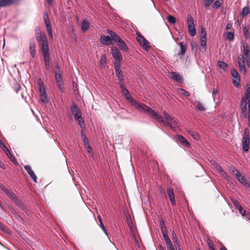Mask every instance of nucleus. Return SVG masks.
I'll list each match as a JSON object with an SVG mask.
<instances>
[{"label":"nucleus","instance_id":"nucleus-9","mask_svg":"<svg viewBox=\"0 0 250 250\" xmlns=\"http://www.w3.org/2000/svg\"><path fill=\"white\" fill-rule=\"evenodd\" d=\"M111 54L113 57L116 60V61H118V62H117L118 64L123 60L122 55L117 48H112Z\"/></svg>","mask_w":250,"mask_h":250},{"label":"nucleus","instance_id":"nucleus-27","mask_svg":"<svg viewBox=\"0 0 250 250\" xmlns=\"http://www.w3.org/2000/svg\"><path fill=\"white\" fill-rule=\"evenodd\" d=\"M122 93L124 94L125 98L128 101L129 99H132V97L130 94L128 90L126 88V87H124L121 89Z\"/></svg>","mask_w":250,"mask_h":250},{"label":"nucleus","instance_id":"nucleus-48","mask_svg":"<svg viewBox=\"0 0 250 250\" xmlns=\"http://www.w3.org/2000/svg\"><path fill=\"white\" fill-rule=\"evenodd\" d=\"M197 108L201 111H204L205 110V108L203 106L202 103H201L200 102H197Z\"/></svg>","mask_w":250,"mask_h":250},{"label":"nucleus","instance_id":"nucleus-7","mask_svg":"<svg viewBox=\"0 0 250 250\" xmlns=\"http://www.w3.org/2000/svg\"><path fill=\"white\" fill-rule=\"evenodd\" d=\"M231 74L233 77V84L234 86L239 87L240 86V77L238 72L236 69L232 68L231 70Z\"/></svg>","mask_w":250,"mask_h":250},{"label":"nucleus","instance_id":"nucleus-29","mask_svg":"<svg viewBox=\"0 0 250 250\" xmlns=\"http://www.w3.org/2000/svg\"><path fill=\"white\" fill-rule=\"evenodd\" d=\"M243 52L244 55L246 56V58H249L250 57V50L249 47L248 45L246 43L244 44L243 45Z\"/></svg>","mask_w":250,"mask_h":250},{"label":"nucleus","instance_id":"nucleus-55","mask_svg":"<svg viewBox=\"0 0 250 250\" xmlns=\"http://www.w3.org/2000/svg\"><path fill=\"white\" fill-rule=\"evenodd\" d=\"M118 80H119L118 84H119L121 88L122 89V88H123L124 87H125V86L124 84V78L123 77L119 78Z\"/></svg>","mask_w":250,"mask_h":250},{"label":"nucleus","instance_id":"nucleus-17","mask_svg":"<svg viewBox=\"0 0 250 250\" xmlns=\"http://www.w3.org/2000/svg\"><path fill=\"white\" fill-rule=\"evenodd\" d=\"M168 77L178 82H181L183 81L182 77L176 72H171L169 74Z\"/></svg>","mask_w":250,"mask_h":250},{"label":"nucleus","instance_id":"nucleus-5","mask_svg":"<svg viewBox=\"0 0 250 250\" xmlns=\"http://www.w3.org/2000/svg\"><path fill=\"white\" fill-rule=\"evenodd\" d=\"M187 22L188 24V29L191 36H194L196 34V30L194 25V20L191 15H188L187 17Z\"/></svg>","mask_w":250,"mask_h":250},{"label":"nucleus","instance_id":"nucleus-13","mask_svg":"<svg viewBox=\"0 0 250 250\" xmlns=\"http://www.w3.org/2000/svg\"><path fill=\"white\" fill-rule=\"evenodd\" d=\"M24 168L30 175V177L33 179L34 182L36 183L37 182V178L34 172L31 169V167L29 165H26L24 166Z\"/></svg>","mask_w":250,"mask_h":250},{"label":"nucleus","instance_id":"nucleus-33","mask_svg":"<svg viewBox=\"0 0 250 250\" xmlns=\"http://www.w3.org/2000/svg\"><path fill=\"white\" fill-rule=\"evenodd\" d=\"M240 117L242 118H246L247 116V107H240Z\"/></svg>","mask_w":250,"mask_h":250},{"label":"nucleus","instance_id":"nucleus-39","mask_svg":"<svg viewBox=\"0 0 250 250\" xmlns=\"http://www.w3.org/2000/svg\"><path fill=\"white\" fill-rule=\"evenodd\" d=\"M245 99H247L248 104H250V86L247 88L246 92L245 93Z\"/></svg>","mask_w":250,"mask_h":250},{"label":"nucleus","instance_id":"nucleus-51","mask_svg":"<svg viewBox=\"0 0 250 250\" xmlns=\"http://www.w3.org/2000/svg\"><path fill=\"white\" fill-rule=\"evenodd\" d=\"M214 0H203L204 6L206 7L209 6Z\"/></svg>","mask_w":250,"mask_h":250},{"label":"nucleus","instance_id":"nucleus-21","mask_svg":"<svg viewBox=\"0 0 250 250\" xmlns=\"http://www.w3.org/2000/svg\"><path fill=\"white\" fill-rule=\"evenodd\" d=\"M115 71L118 78L123 77L122 71L121 69V64L119 63L118 64L116 62V65L115 66Z\"/></svg>","mask_w":250,"mask_h":250},{"label":"nucleus","instance_id":"nucleus-59","mask_svg":"<svg viewBox=\"0 0 250 250\" xmlns=\"http://www.w3.org/2000/svg\"><path fill=\"white\" fill-rule=\"evenodd\" d=\"M44 19L45 24L47 23H50L48 16L46 12H44Z\"/></svg>","mask_w":250,"mask_h":250},{"label":"nucleus","instance_id":"nucleus-12","mask_svg":"<svg viewBox=\"0 0 250 250\" xmlns=\"http://www.w3.org/2000/svg\"><path fill=\"white\" fill-rule=\"evenodd\" d=\"M165 125L169 126L174 131H175L178 127L177 122L172 117H171L168 120L166 121Z\"/></svg>","mask_w":250,"mask_h":250},{"label":"nucleus","instance_id":"nucleus-61","mask_svg":"<svg viewBox=\"0 0 250 250\" xmlns=\"http://www.w3.org/2000/svg\"><path fill=\"white\" fill-rule=\"evenodd\" d=\"M159 122L163 123L165 124V122H166V120L164 119V118L160 115L159 114L158 117L156 118Z\"/></svg>","mask_w":250,"mask_h":250},{"label":"nucleus","instance_id":"nucleus-14","mask_svg":"<svg viewBox=\"0 0 250 250\" xmlns=\"http://www.w3.org/2000/svg\"><path fill=\"white\" fill-rule=\"evenodd\" d=\"M167 195L168 196V197L169 198L170 202L172 205H175L176 202H175V196L174 194V191L173 189L171 187H169L167 189Z\"/></svg>","mask_w":250,"mask_h":250},{"label":"nucleus","instance_id":"nucleus-57","mask_svg":"<svg viewBox=\"0 0 250 250\" xmlns=\"http://www.w3.org/2000/svg\"><path fill=\"white\" fill-rule=\"evenodd\" d=\"M180 91L181 92V94L186 97H189L190 96L189 93L184 89H180Z\"/></svg>","mask_w":250,"mask_h":250},{"label":"nucleus","instance_id":"nucleus-2","mask_svg":"<svg viewBox=\"0 0 250 250\" xmlns=\"http://www.w3.org/2000/svg\"><path fill=\"white\" fill-rule=\"evenodd\" d=\"M111 32H114L110 29L107 30V33L109 34V36L102 35L100 37L99 41L100 42L104 45H109L113 44L114 42V37L111 35Z\"/></svg>","mask_w":250,"mask_h":250},{"label":"nucleus","instance_id":"nucleus-40","mask_svg":"<svg viewBox=\"0 0 250 250\" xmlns=\"http://www.w3.org/2000/svg\"><path fill=\"white\" fill-rule=\"evenodd\" d=\"M222 0H216L212 6L213 9L220 7L222 4Z\"/></svg>","mask_w":250,"mask_h":250},{"label":"nucleus","instance_id":"nucleus-36","mask_svg":"<svg viewBox=\"0 0 250 250\" xmlns=\"http://www.w3.org/2000/svg\"><path fill=\"white\" fill-rule=\"evenodd\" d=\"M250 13V10L249 7L246 6L243 8L241 15L242 17H245Z\"/></svg>","mask_w":250,"mask_h":250},{"label":"nucleus","instance_id":"nucleus-63","mask_svg":"<svg viewBox=\"0 0 250 250\" xmlns=\"http://www.w3.org/2000/svg\"><path fill=\"white\" fill-rule=\"evenodd\" d=\"M233 203L234 205L235 206L236 209L239 208V207H241V205H240L239 202L237 200H234L233 201Z\"/></svg>","mask_w":250,"mask_h":250},{"label":"nucleus","instance_id":"nucleus-44","mask_svg":"<svg viewBox=\"0 0 250 250\" xmlns=\"http://www.w3.org/2000/svg\"><path fill=\"white\" fill-rule=\"evenodd\" d=\"M233 38H234L233 31L228 32L227 36L226 37V39L227 40H228L229 41H231L233 40Z\"/></svg>","mask_w":250,"mask_h":250},{"label":"nucleus","instance_id":"nucleus-15","mask_svg":"<svg viewBox=\"0 0 250 250\" xmlns=\"http://www.w3.org/2000/svg\"><path fill=\"white\" fill-rule=\"evenodd\" d=\"M20 0H0V7L18 3Z\"/></svg>","mask_w":250,"mask_h":250},{"label":"nucleus","instance_id":"nucleus-30","mask_svg":"<svg viewBox=\"0 0 250 250\" xmlns=\"http://www.w3.org/2000/svg\"><path fill=\"white\" fill-rule=\"evenodd\" d=\"M76 121L78 123L79 125L80 126L81 128L83 129L85 127V123L84 121L81 116H79V118L78 119L76 120Z\"/></svg>","mask_w":250,"mask_h":250},{"label":"nucleus","instance_id":"nucleus-1","mask_svg":"<svg viewBox=\"0 0 250 250\" xmlns=\"http://www.w3.org/2000/svg\"><path fill=\"white\" fill-rule=\"evenodd\" d=\"M36 39L39 42L42 52L44 65L46 69L49 70L50 65V57L49 53V44L47 38L44 32H38L36 34Z\"/></svg>","mask_w":250,"mask_h":250},{"label":"nucleus","instance_id":"nucleus-46","mask_svg":"<svg viewBox=\"0 0 250 250\" xmlns=\"http://www.w3.org/2000/svg\"><path fill=\"white\" fill-rule=\"evenodd\" d=\"M128 101H130L131 102V104L138 109V108L140 104L137 103L136 101V100H134L132 97V99H129Z\"/></svg>","mask_w":250,"mask_h":250},{"label":"nucleus","instance_id":"nucleus-49","mask_svg":"<svg viewBox=\"0 0 250 250\" xmlns=\"http://www.w3.org/2000/svg\"><path fill=\"white\" fill-rule=\"evenodd\" d=\"M206 32L205 28L202 26L201 27L200 38H206Z\"/></svg>","mask_w":250,"mask_h":250},{"label":"nucleus","instance_id":"nucleus-6","mask_svg":"<svg viewBox=\"0 0 250 250\" xmlns=\"http://www.w3.org/2000/svg\"><path fill=\"white\" fill-rule=\"evenodd\" d=\"M55 79L57 85L62 92H64L63 82L62 76V73L60 70L55 72Z\"/></svg>","mask_w":250,"mask_h":250},{"label":"nucleus","instance_id":"nucleus-4","mask_svg":"<svg viewBox=\"0 0 250 250\" xmlns=\"http://www.w3.org/2000/svg\"><path fill=\"white\" fill-rule=\"evenodd\" d=\"M250 144V133L249 129L246 128L245 129L244 135L242 140V148L244 152H247L249 149Z\"/></svg>","mask_w":250,"mask_h":250},{"label":"nucleus","instance_id":"nucleus-23","mask_svg":"<svg viewBox=\"0 0 250 250\" xmlns=\"http://www.w3.org/2000/svg\"><path fill=\"white\" fill-rule=\"evenodd\" d=\"M161 230L163 236L168 234L164 222L162 219L160 221Z\"/></svg>","mask_w":250,"mask_h":250},{"label":"nucleus","instance_id":"nucleus-8","mask_svg":"<svg viewBox=\"0 0 250 250\" xmlns=\"http://www.w3.org/2000/svg\"><path fill=\"white\" fill-rule=\"evenodd\" d=\"M238 64L240 71L243 74H245L247 72V69L245 65V58L244 55H240L238 56Z\"/></svg>","mask_w":250,"mask_h":250},{"label":"nucleus","instance_id":"nucleus-37","mask_svg":"<svg viewBox=\"0 0 250 250\" xmlns=\"http://www.w3.org/2000/svg\"><path fill=\"white\" fill-rule=\"evenodd\" d=\"M232 173L235 176L236 178L241 173L240 172L233 166H231L230 168Z\"/></svg>","mask_w":250,"mask_h":250},{"label":"nucleus","instance_id":"nucleus-22","mask_svg":"<svg viewBox=\"0 0 250 250\" xmlns=\"http://www.w3.org/2000/svg\"><path fill=\"white\" fill-rule=\"evenodd\" d=\"M2 189H3L4 191L5 192L6 195L13 200L14 203L16 201V200L18 199L17 196L14 192L9 191L6 189H3V188Z\"/></svg>","mask_w":250,"mask_h":250},{"label":"nucleus","instance_id":"nucleus-60","mask_svg":"<svg viewBox=\"0 0 250 250\" xmlns=\"http://www.w3.org/2000/svg\"><path fill=\"white\" fill-rule=\"evenodd\" d=\"M39 93H40V95H42V94H46L45 89L44 87H43V86H40V88H39Z\"/></svg>","mask_w":250,"mask_h":250},{"label":"nucleus","instance_id":"nucleus-35","mask_svg":"<svg viewBox=\"0 0 250 250\" xmlns=\"http://www.w3.org/2000/svg\"><path fill=\"white\" fill-rule=\"evenodd\" d=\"M236 179L242 184L247 185V183L246 182V178L241 174L236 177Z\"/></svg>","mask_w":250,"mask_h":250},{"label":"nucleus","instance_id":"nucleus-32","mask_svg":"<svg viewBox=\"0 0 250 250\" xmlns=\"http://www.w3.org/2000/svg\"><path fill=\"white\" fill-rule=\"evenodd\" d=\"M201 46L202 47L203 50L200 49L202 51H205L206 50V38H200Z\"/></svg>","mask_w":250,"mask_h":250},{"label":"nucleus","instance_id":"nucleus-3","mask_svg":"<svg viewBox=\"0 0 250 250\" xmlns=\"http://www.w3.org/2000/svg\"><path fill=\"white\" fill-rule=\"evenodd\" d=\"M110 33H111V35L113 36V37H114V42L116 43L117 45L123 51L127 52L128 48L125 42L115 32H110Z\"/></svg>","mask_w":250,"mask_h":250},{"label":"nucleus","instance_id":"nucleus-47","mask_svg":"<svg viewBox=\"0 0 250 250\" xmlns=\"http://www.w3.org/2000/svg\"><path fill=\"white\" fill-rule=\"evenodd\" d=\"M219 174H220L221 176L227 179V180H229L230 177L228 175V174H227V173L223 170L222 169L220 172H219Z\"/></svg>","mask_w":250,"mask_h":250},{"label":"nucleus","instance_id":"nucleus-38","mask_svg":"<svg viewBox=\"0 0 250 250\" xmlns=\"http://www.w3.org/2000/svg\"><path fill=\"white\" fill-rule=\"evenodd\" d=\"M0 229L5 233H6V234L10 233L9 230L8 229V228L6 227H5L4 225H3L0 222Z\"/></svg>","mask_w":250,"mask_h":250},{"label":"nucleus","instance_id":"nucleus-16","mask_svg":"<svg viewBox=\"0 0 250 250\" xmlns=\"http://www.w3.org/2000/svg\"><path fill=\"white\" fill-rule=\"evenodd\" d=\"M176 139L178 140V141L181 143V144L184 146L188 147L190 146L189 143L188 142H187L186 139L182 135H177Z\"/></svg>","mask_w":250,"mask_h":250},{"label":"nucleus","instance_id":"nucleus-31","mask_svg":"<svg viewBox=\"0 0 250 250\" xmlns=\"http://www.w3.org/2000/svg\"><path fill=\"white\" fill-rule=\"evenodd\" d=\"M188 132L195 140H199L200 139V136L197 133L190 129L188 130Z\"/></svg>","mask_w":250,"mask_h":250},{"label":"nucleus","instance_id":"nucleus-18","mask_svg":"<svg viewBox=\"0 0 250 250\" xmlns=\"http://www.w3.org/2000/svg\"><path fill=\"white\" fill-rule=\"evenodd\" d=\"M14 204L18 206L20 209L23 210L26 214H28L29 210L26 208L25 205L21 203L18 199L16 200Z\"/></svg>","mask_w":250,"mask_h":250},{"label":"nucleus","instance_id":"nucleus-58","mask_svg":"<svg viewBox=\"0 0 250 250\" xmlns=\"http://www.w3.org/2000/svg\"><path fill=\"white\" fill-rule=\"evenodd\" d=\"M213 165L215 168L218 172H220L223 169L222 167L217 163H214Z\"/></svg>","mask_w":250,"mask_h":250},{"label":"nucleus","instance_id":"nucleus-20","mask_svg":"<svg viewBox=\"0 0 250 250\" xmlns=\"http://www.w3.org/2000/svg\"><path fill=\"white\" fill-rule=\"evenodd\" d=\"M29 43H30L29 50H30L31 56L32 58H34L35 56V54H36L35 43L34 42V41H30Z\"/></svg>","mask_w":250,"mask_h":250},{"label":"nucleus","instance_id":"nucleus-28","mask_svg":"<svg viewBox=\"0 0 250 250\" xmlns=\"http://www.w3.org/2000/svg\"><path fill=\"white\" fill-rule=\"evenodd\" d=\"M45 25L46 27V30H47V33L48 34L49 39L50 40H52L53 39V32H52V28L51 26V24H50V23H47L45 24Z\"/></svg>","mask_w":250,"mask_h":250},{"label":"nucleus","instance_id":"nucleus-56","mask_svg":"<svg viewBox=\"0 0 250 250\" xmlns=\"http://www.w3.org/2000/svg\"><path fill=\"white\" fill-rule=\"evenodd\" d=\"M237 209L239 211V213L241 214L242 217H244V214L247 211L244 210L241 206L239 207V208H238Z\"/></svg>","mask_w":250,"mask_h":250},{"label":"nucleus","instance_id":"nucleus-26","mask_svg":"<svg viewBox=\"0 0 250 250\" xmlns=\"http://www.w3.org/2000/svg\"><path fill=\"white\" fill-rule=\"evenodd\" d=\"M172 237L175 246L177 247L179 250H180V246L178 242V239L176 233L174 231L172 232Z\"/></svg>","mask_w":250,"mask_h":250},{"label":"nucleus","instance_id":"nucleus-11","mask_svg":"<svg viewBox=\"0 0 250 250\" xmlns=\"http://www.w3.org/2000/svg\"><path fill=\"white\" fill-rule=\"evenodd\" d=\"M179 44L180 45V48L179 52L178 53V56L180 57V58L181 59H183L184 55L185 54V53L187 51L188 46H187V44L184 43L183 42H180L179 43Z\"/></svg>","mask_w":250,"mask_h":250},{"label":"nucleus","instance_id":"nucleus-64","mask_svg":"<svg viewBox=\"0 0 250 250\" xmlns=\"http://www.w3.org/2000/svg\"><path fill=\"white\" fill-rule=\"evenodd\" d=\"M246 62L248 66L250 68V57L246 58Z\"/></svg>","mask_w":250,"mask_h":250},{"label":"nucleus","instance_id":"nucleus-41","mask_svg":"<svg viewBox=\"0 0 250 250\" xmlns=\"http://www.w3.org/2000/svg\"><path fill=\"white\" fill-rule=\"evenodd\" d=\"M218 65L221 69H222L224 70H225L226 69V68L227 66V63L226 62H224L221 61H219L218 62Z\"/></svg>","mask_w":250,"mask_h":250},{"label":"nucleus","instance_id":"nucleus-50","mask_svg":"<svg viewBox=\"0 0 250 250\" xmlns=\"http://www.w3.org/2000/svg\"><path fill=\"white\" fill-rule=\"evenodd\" d=\"M165 240L166 246L172 244L168 234L163 236Z\"/></svg>","mask_w":250,"mask_h":250},{"label":"nucleus","instance_id":"nucleus-34","mask_svg":"<svg viewBox=\"0 0 250 250\" xmlns=\"http://www.w3.org/2000/svg\"><path fill=\"white\" fill-rule=\"evenodd\" d=\"M81 136H82V138L83 141L84 146H85V147H86L87 146H88V145H89L88 140L87 139L86 136L83 130H82V132H81Z\"/></svg>","mask_w":250,"mask_h":250},{"label":"nucleus","instance_id":"nucleus-24","mask_svg":"<svg viewBox=\"0 0 250 250\" xmlns=\"http://www.w3.org/2000/svg\"><path fill=\"white\" fill-rule=\"evenodd\" d=\"M89 28V23L86 20H84L82 23L81 30L83 32H86Z\"/></svg>","mask_w":250,"mask_h":250},{"label":"nucleus","instance_id":"nucleus-25","mask_svg":"<svg viewBox=\"0 0 250 250\" xmlns=\"http://www.w3.org/2000/svg\"><path fill=\"white\" fill-rule=\"evenodd\" d=\"M138 110L140 111H146L148 112L149 111L151 110V107L146 105L144 104H140Z\"/></svg>","mask_w":250,"mask_h":250},{"label":"nucleus","instance_id":"nucleus-19","mask_svg":"<svg viewBox=\"0 0 250 250\" xmlns=\"http://www.w3.org/2000/svg\"><path fill=\"white\" fill-rule=\"evenodd\" d=\"M70 109L72 112V114L75 115L81 113V111L79 107H78L75 104L72 103L70 106Z\"/></svg>","mask_w":250,"mask_h":250},{"label":"nucleus","instance_id":"nucleus-10","mask_svg":"<svg viewBox=\"0 0 250 250\" xmlns=\"http://www.w3.org/2000/svg\"><path fill=\"white\" fill-rule=\"evenodd\" d=\"M137 40L138 42H139L141 45L144 49L147 50L150 48L148 42L142 35H139L137 37Z\"/></svg>","mask_w":250,"mask_h":250},{"label":"nucleus","instance_id":"nucleus-45","mask_svg":"<svg viewBox=\"0 0 250 250\" xmlns=\"http://www.w3.org/2000/svg\"><path fill=\"white\" fill-rule=\"evenodd\" d=\"M240 107H247V99L242 97L241 100Z\"/></svg>","mask_w":250,"mask_h":250},{"label":"nucleus","instance_id":"nucleus-43","mask_svg":"<svg viewBox=\"0 0 250 250\" xmlns=\"http://www.w3.org/2000/svg\"><path fill=\"white\" fill-rule=\"evenodd\" d=\"M148 113L151 116L153 117L155 119H156L158 117V115L159 114V113L158 112H156L155 110H153L151 108V110H149Z\"/></svg>","mask_w":250,"mask_h":250},{"label":"nucleus","instance_id":"nucleus-62","mask_svg":"<svg viewBox=\"0 0 250 250\" xmlns=\"http://www.w3.org/2000/svg\"><path fill=\"white\" fill-rule=\"evenodd\" d=\"M243 217L247 220L250 221V212L246 211L244 214V217Z\"/></svg>","mask_w":250,"mask_h":250},{"label":"nucleus","instance_id":"nucleus-52","mask_svg":"<svg viewBox=\"0 0 250 250\" xmlns=\"http://www.w3.org/2000/svg\"><path fill=\"white\" fill-rule=\"evenodd\" d=\"M191 46L192 48V51H193L194 53L195 54L197 51V45L196 43L193 41L191 42Z\"/></svg>","mask_w":250,"mask_h":250},{"label":"nucleus","instance_id":"nucleus-54","mask_svg":"<svg viewBox=\"0 0 250 250\" xmlns=\"http://www.w3.org/2000/svg\"><path fill=\"white\" fill-rule=\"evenodd\" d=\"M243 32H244V36L246 38V39H247L249 36V28L247 27H244L243 28Z\"/></svg>","mask_w":250,"mask_h":250},{"label":"nucleus","instance_id":"nucleus-53","mask_svg":"<svg viewBox=\"0 0 250 250\" xmlns=\"http://www.w3.org/2000/svg\"><path fill=\"white\" fill-rule=\"evenodd\" d=\"M40 100L44 103L46 102L47 101V96H46V94L40 95Z\"/></svg>","mask_w":250,"mask_h":250},{"label":"nucleus","instance_id":"nucleus-42","mask_svg":"<svg viewBox=\"0 0 250 250\" xmlns=\"http://www.w3.org/2000/svg\"><path fill=\"white\" fill-rule=\"evenodd\" d=\"M167 21L171 24H175L176 22L175 17L171 15H168L167 18Z\"/></svg>","mask_w":250,"mask_h":250}]
</instances>
